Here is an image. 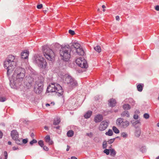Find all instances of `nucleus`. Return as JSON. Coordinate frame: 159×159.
<instances>
[{"label":"nucleus","instance_id":"f257e3e1","mask_svg":"<svg viewBox=\"0 0 159 159\" xmlns=\"http://www.w3.org/2000/svg\"><path fill=\"white\" fill-rule=\"evenodd\" d=\"M17 60L15 57L9 55L4 61V66L7 70V75L9 77L10 85L11 88L17 89L22 84L25 76V70L24 68H15Z\"/></svg>","mask_w":159,"mask_h":159},{"label":"nucleus","instance_id":"f03ea898","mask_svg":"<svg viewBox=\"0 0 159 159\" xmlns=\"http://www.w3.org/2000/svg\"><path fill=\"white\" fill-rule=\"evenodd\" d=\"M71 51V49L69 45L62 47L59 51L61 59L65 61H68L70 57Z\"/></svg>","mask_w":159,"mask_h":159},{"label":"nucleus","instance_id":"7ed1b4c3","mask_svg":"<svg viewBox=\"0 0 159 159\" xmlns=\"http://www.w3.org/2000/svg\"><path fill=\"white\" fill-rule=\"evenodd\" d=\"M47 91L49 92H56L60 94H62L63 91L61 87L57 83H52L49 84L47 88Z\"/></svg>","mask_w":159,"mask_h":159},{"label":"nucleus","instance_id":"20e7f679","mask_svg":"<svg viewBox=\"0 0 159 159\" xmlns=\"http://www.w3.org/2000/svg\"><path fill=\"white\" fill-rule=\"evenodd\" d=\"M42 49L46 58L49 61L52 60L55 56V53L53 50L46 46H43Z\"/></svg>","mask_w":159,"mask_h":159},{"label":"nucleus","instance_id":"39448f33","mask_svg":"<svg viewBox=\"0 0 159 159\" xmlns=\"http://www.w3.org/2000/svg\"><path fill=\"white\" fill-rule=\"evenodd\" d=\"M34 62L40 67H45L47 62L42 57L37 55L34 57Z\"/></svg>","mask_w":159,"mask_h":159},{"label":"nucleus","instance_id":"423d86ee","mask_svg":"<svg viewBox=\"0 0 159 159\" xmlns=\"http://www.w3.org/2000/svg\"><path fill=\"white\" fill-rule=\"evenodd\" d=\"M65 79V82L66 83L69 87L72 88L75 87L77 84V81L72 76L67 74L64 75Z\"/></svg>","mask_w":159,"mask_h":159},{"label":"nucleus","instance_id":"0eeeda50","mask_svg":"<svg viewBox=\"0 0 159 159\" xmlns=\"http://www.w3.org/2000/svg\"><path fill=\"white\" fill-rule=\"evenodd\" d=\"M116 125L120 128L122 129H125L129 125V122L125 120L122 118H118L116 122Z\"/></svg>","mask_w":159,"mask_h":159},{"label":"nucleus","instance_id":"6e6552de","mask_svg":"<svg viewBox=\"0 0 159 159\" xmlns=\"http://www.w3.org/2000/svg\"><path fill=\"white\" fill-rule=\"evenodd\" d=\"M43 81L38 80L36 81L34 85V91L37 93H40L43 90Z\"/></svg>","mask_w":159,"mask_h":159},{"label":"nucleus","instance_id":"1a4fd4ad","mask_svg":"<svg viewBox=\"0 0 159 159\" xmlns=\"http://www.w3.org/2000/svg\"><path fill=\"white\" fill-rule=\"evenodd\" d=\"M75 63L79 66L82 68H87L88 67L86 61L83 57L77 59L75 60Z\"/></svg>","mask_w":159,"mask_h":159},{"label":"nucleus","instance_id":"9d476101","mask_svg":"<svg viewBox=\"0 0 159 159\" xmlns=\"http://www.w3.org/2000/svg\"><path fill=\"white\" fill-rule=\"evenodd\" d=\"M109 124V121L107 120H103L101 122L99 126V129L100 131L105 130Z\"/></svg>","mask_w":159,"mask_h":159},{"label":"nucleus","instance_id":"9b49d317","mask_svg":"<svg viewBox=\"0 0 159 159\" xmlns=\"http://www.w3.org/2000/svg\"><path fill=\"white\" fill-rule=\"evenodd\" d=\"M11 135L12 139L14 140L19 138V134L16 130H12L11 132Z\"/></svg>","mask_w":159,"mask_h":159},{"label":"nucleus","instance_id":"f8f14e48","mask_svg":"<svg viewBox=\"0 0 159 159\" xmlns=\"http://www.w3.org/2000/svg\"><path fill=\"white\" fill-rule=\"evenodd\" d=\"M29 54V52L27 50H25L21 53L22 58L26 59L28 58Z\"/></svg>","mask_w":159,"mask_h":159},{"label":"nucleus","instance_id":"ddd939ff","mask_svg":"<svg viewBox=\"0 0 159 159\" xmlns=\"http://www.w3.org/2000/svg\"><path fill=\"white\" fill-rule=\"evenodd\" d=\"M125 102H127L130 103L132 106H134L135 104V102L131 98H127L124 100Z\"/></svg>","mask_w":159,"mask_h":159},{"label":"nucleus","instance_id":"4468645a","mask_svg":"<svg viewBox=\"0 0 159 159\" xmlns=\"http://www.w3.org/2000/svg\"><path fill=\"white\" fill-rule=\"evenodd\" d=\"M103 119V117L102 115L98 114L96 115L94 118V121L96 123L99 122Z\"/></svg>","mask_w":159,"mask_h":159},{"label":"nucleus","instance_id":"2eb2a0df","mask_svg":"<svg viewBox=\"0 0 159 159\" xmlns=\"http://www.w3.org/2000/svg\"><path fill=\"white\" fill-rule=\"evenodd\" d=\"M76 52L80 55H84V52L82 48L80 47L76 50Z\"/></svg>","mask_w":159,"mask_h":159},{"label":"nucleus","instance_id":"dca6fc26","mask_svg":"<svg viewBox=\"0 0 159 159\" xmlns=\"http://www.w3.org/2000/svg\"><path fill=\"white\" fill-rule=\"evenodd\" d=\"M141 134V129L139 128H136L134 132V135L137 137H139Z\"/></svg>","mask_w":159,"mask_h":159},{"label":"nucleus","instance_id":"f3484780","mask_svg":"<svg viewBox=\"0 0 159 159\" xmlns=\"http://www.w3.org/2000/svg\"><path fill=\"white\" fill-rule=\"evenodd\" d=\"M45 141L48 143L49 145H51L53 143L52 141L51 140L50 137L49 135H47L45 138Z\"/></svg>","mask_w":159,"mask_h":159},{"label":"nucleus","instance_id":"a211bd4d","mask_svg":"<svg viewBox=\"0 0 159 159\" xmlns=\"http://www.w3.org/2000/svg\"><path fill=\"white\" fill-rule=\"evenodd\" d=\"M121 115L122 117H129L130 116L129 113L128 111H123L121 113Z\"/></svg>","mask_w":159,"mask_h":159},{"label":"nucleus","instance_id":"6ab92c4d","mask_svg":"<svg viewBox=\"0 0 159 159\" xmlns=\"http://www.w3.org/2000/svg\"><path fill=\"white\" fill-rule=\"evenodd\" d=\"M109 106L111 107L114 106L116 103V100L113 99H110L109 101Z\"/></svg>","mask_w":159,"mask_h":159},{"label":"nucleus","instance_id":"aec40b11","mask_svg":"<svg viewBox=\"0 0 159 159\" xmlns=\"http://www.w3.org/2000/svg\"><path fill=\"white\" fill-rule=\"evenodd\" d=\"M92 114V112L91 111H89L84 114V117L86 119L89 118Z\"/></svg>","mask_w":159,"mask_h":159},{"label":"nucleus","instance_id":"412c9836","mask_svg":"<svg viewBox=\"0 0 159 159\" xmlns=\"http://www.w3.org/2000/svg\"><path fill=\"white\" fill-rule=\"evenodd\" d=\"M72 45L75 48L76 50L81 47L80 44L77 42H75L73 43Z\"/></svg>","mask_w":159,"mask_h":159},{"label":"nucleus","instance_id":"4be33fe9","mask_svg":"<svg viewBox=\"0 0 159 159\" xmlns=\"http://www.w3.org/2000/svg\"><path fill=\"white\" fill-rule=\"evenodd\" d=\"M61 121V120L58 117H56L54 119L53 124L54 125H57L59 124Z\"/></svg>","mask_w":159,"mask_h":159},{"label":"nucleus","instance_id":"5701e85b","mask_svg":"<svg viewBox=\"0 0 159 159\" xmlns=\"http://www.w3.org/2000/svg\"><path fill=\"white\" fill-rule=\"evenodd\" d=\"M123 107L124 110H128L130 109L131 107L128 104H125L123 106Z\"/></svg>","mask_w":159,"mask_h":159},{"label":"nucleus","instance_id":"b1692460","mask_svg":"<svg viewBox=\"0 0 159 159\" xmlns=\"http://www.w3.org/2000/svg\"><path fill=\"white\" fill-rule=\"evenodd\" d=\"M16 141V143L18 145H21L22 144V139H18L16 140H14Z\"/></svg>","mask_w":159,"mask_h":159},{"label":"nucleus","instance_id":"393cba45","mask_svg":"<svg viewBox=\"0 0 159 159\" xmlns=\"http://www.w3.org/2000/svg\"><path fill=\"white\" fill-rule=\"evenodd\" d=\"M74 134V132L72 130L69 131L67 133V136L69 137H72Z\"/></svg>","mask_w":159,"mask_h":159},{"label":"nucleus","instance_id":"a878e982","mask_svg":"<svg viewBox=\"0 0 159 159\" xmlns=\"http://www.w3.org/2000/svg\"><path fill=\"white\" fill-rule=\"evenodd\" d=\"M110 155L111 156L114 157L115 156L116 152L114 149H110Z\"/></svg>","mask_w":159,"mask_h":159},{"label":"nucleus","instance_id":"bb28decb","mask_svg":"<svg viewBox=\"0 0 159 159\" xmlns=\"http://www.w3.org/2000/svg\"><path fill=\"white\" fill-rule=\"evenodd\" d=\"M94 50L98 52L99 53L101 52V49L100 46H97L94 48Z\"/></svg>","mask_w":159,"mask_h":159},{"label":"nucleus","instance_id":"cd10ccee","mask_svg":"<svg viewBox=\"0 0 159 159\" xmlns=\"http://www.w3.org/2000/svg\"><path fill=\"white\" fill-rule=\"evenodd\" d=\"M113 132L112 130L109 129L107 132L105 133L106 135L109 136H111L112 135Z\"/></svg>","mask_w":159,"mask_h":159},{"label":"nucleus","instance_id":"c85d7f7f","mask_svg":"<svg viewBox=\"0 0 159 159\" xmlns=\"http://www.w3.org/2000/svg\"><path fill=\"white\" fill-rule=\"evenodd\" d=\"M112 129L113 131L115 133L118 134L119 133V130L116 126H113L112 127Z\"/></svg>","mask_w":159,"mask_h":159},{"label":"nucleus","instance_id":"c756f323","mask_svg":"<svg viewBox=\"0 0 159 159\" xmlns=\"http://www.w3.org/2000/svg\"><path fill=\"white\" fill-rule=\"evenodd\" d=\"M140 151L143 153L145 152L146 151V148L145 146H143L140 148Z\"/></svg>","mask_w":159,"mask_h":159},{"label":"nucleus","instance_id":"7c9ffc66","mask_svg":"<svg viewBox=\"0 0 159 159\" xmlns=\"http://www.w3.org/2000/svg\"><path fill=\"white\" fill-rule=\"evenodd\" d=\"M54 104L55 103L54 102H51L49 103H47L45 105L47 107H48L49 106L51 107L54 105Z\"/></svg>","mask_w":159,"mask_h":159},{"label":"nucleus","instance_id":"2f4dec72","mask_svg":"<svg viewBox=\"0 0 159 159\" xmlns=\"http://www.w3.org/2000/svg\"><path fill=\"white\" fill-rule=\"evenodd\" d=\"M121 136L124 138H126L128 137V134L125 132H122L121 133Z\"/></svg>","mask_w":159,"mask_h":159},{"label":"nucleus","instance_id":"473e14b6","mask_svg":"<svg viewBox=\"0 0 159 159\" xmlns=\"http://www.w3.org/2000/svg\"><path fill=\"white\" fill-rule=\"evenodd\" d=\"M137 88L139 92H141L143 90V87L141 84H139L137 86Z\"/></svg>","mask_w":159,"mask_h":159},{"label":"nucleus","instance_id":"72a5a7b5","mask_svg":"<svg viewBox=\"0 0 159 159\" xmlns=\"http://www.w3.org/2000/svg\"><path fill=\"white\" fill-rule=\"evenodd\" d=\"M102 147L103 148L106 149L107 148V142L104 141L102 144Z\"/></svg>","mask_w":159,"mask_h":159},{"label":"nucleus","instance_id":"f704fd0d","mask_svg":"<svg viewBox=\"0 0 159 159\" xmlns=\"http://www.w3.org/2000/svg\"><path fill=\"white\" fill-rule=\"evenodd\" d=\"M38 144L41 147H43L44 145L43 142L42 140H39L38 142Z\"/></svg>","mask_w":159,"mask_h":159},{"label":"nucleus","instance_id":"c9c22d12","mask_svg":"<svg viewBox=\"0 0 159 159\" xmlns=\"http://www.w3.org/2000/svg\"><path fill=\"white\" fill-rule=\"evenodd\" d=\"M110 151V149H106L103 151L104 152L106 153L107 155L109 154Z\"/></svg>","mask_w":159,"mask_h":159},{"label":"nucleus","instance_id":"e433bc0d","mask_svg":"<svg viewBox=\"0 0 159 159\" xmlns=\"http://www.w3.org/2000/svg\"><path fill=\"white\" fill-rule=\"evenodd\" d=\"M7 100V98L5 97H0V102H4Z\"/></svg>","mask_w":159,"mask_h":159},{"label":"nucleus","instance_id":"4c0bfd02","mask_svg":"<svg viewBox=\"0 0 159 159\" xmlns=\"http://www.w3.org/2000/svg\"><path fill=\"white\" fill-rule=\"evenodd\" d=\"M115 138L111 139H110L107 142H108V143L109 144H111L114 142V141L115 140Z\"/></svg>","mask_w":159,"mask_h":159},{"label":"nucleus","instance_id":"58836bf2","mask_svg":"<svg viewBox=\"0 0 159 159\" xmlns=\"http://www.w3.org/2000/svg\"><path fill=\"white\" fill-rule=\"evenodd\" d=\"M143 117L146 119H148L149 117V115L148 113H145L143 115Z\"/></svg>","mask_w":159,"mask_h":159},{"label":"nucleus","instance_id":"ea45409f","mask_svg":"<svg viewBox=\"0 0 159 159\" xmlns=\"http://www.w3.org/2000/svg\"><path fill=\"white\" fill-rule=\"evenodd\" d=\"M86 135L89 137L90 138H92L93 136V134L92 133L90 132L89 133H86Z\"/></svg>","mask_w":159,"mask_h":159},{"label":"nucleus","instance_id":"a19ab883","mask_svg":"<svg viewBox=\"0 0 159 159\" xmlns=\"http://www.w3.org/2000/svg\"><path fill=\"white\" fill-rule=\"evenodd\" d=\"M37 141L36 140L33 139L30 142V145H32L34 143H37Z\"/></svg>","mask_w":159,"mask_h":159},{"label":"nucleus","instance_id":"79ce46f5","mask_svg":"<svg viewBox=\"0 0 159 159\" xmlns=\"http://www.w3.org/2000/svg\"><path fill=\"white\" fill-rule=\"evenodd\" d=\"M4 154L5 157V159H7L8 157V154L7 152L6 151H4Z\"/></svg>","mask_w":159,"mask_h":159},{"label":"nucleus","instance_id":"37998d69","mask_svg":"<svg viewBox=\"0 0 159 159\" xmlns=\"http://www.w3.org/2000/svg\"><path fill=\"white\" fill-rule=\"evenodd\" d=\"M69 32L70 34L72 35H73L75 34V32L73 30H69Z\"/></svg>","mask_w":159,"mask_h":159},{"label":"nucleus","instance_id":"c03bdc74","mask_svg":"<svg viewBox=\"0 0 159 159\" xmlns=\"http://www.w3.org/2000/svg\"><path fill=\"white\" fill-rule=\"evenodd\" d=\"M28 142L27 139H22V143L25 144Z\"/></svg>","mask_w":159,"mask_h":159},{"label":"nucleus","instance_id":"a18cd8bd","mask_svg":"<svg viewBox=\"0 0 159 159\" xmlns=\"http://www.w3.org/2000/svg\"><path fill=\"white\" fill-rule=\"evenodd\" d=\"M134 118L135 119L137 120L139 118V116L137 114H135L134 116Z\"/></svg>","mask_w":159,"mask_h":159},{"label":"nucleus","instance_id":"49530a36","mask_svg":"<svg viewBox=\"0 0 159 159\" xmlns=\"http://www.w3.org/2000/svg\"><path fill=\"white\" fill-rule=\"evenodd\" d=\"M43 5L42 4L39 5L37 6V8L39 9H41Z\"/></svg>","mask_w":159,"mask_h":159},{"label":"nucleus","instance_id":"de8ad7c7","mask_svg":"<svg viewBox=\"0 0 159 159\" xmlns=\"http://www.w3.org/2000/svg\"><path fill=\"white\" fill-rule=\"evenodd\" d=\"M43 149L45 151H48L49 150L48 148L46 146L43 147Z\"/></svg>","mask_w":159,"mask_h":159},{"label":"nucleus","instance_id":"09e8293b","mask_svg":"<svg viewBox=\"0 0 159 159\" xmlns=\"http://www.w3.org/2000/svg\"><path fill=\"white\" fill-rule=\"evenodd\" d=\"M140 123V120H137L136 121H135L134 123V124H135V125H136L137 124H139V123Z\"/></svg>","mask_w":159,"mask_h":159},{"label":"nucleus","instance_id":"8fccbe9b","mask_svg":"<svg viewBox=\"0 0 159 159\" xmlns=\"http://www.w3.org/2000/svg\"><path fill=\"white\" fill-rule=\"evenodd\" d=\"M12 149L13 150H16L18 149V147H12Z\"/></svg>","mask_w":159,"mask_h":159},{"label":"nucleus","instance_id":"3c124183","mask_svg":"<svg viewBox=\"0 0 159 159\" xmlns=\"http://www.w3.org/2000/svg\"><path fill=\"white\" fill-rule=\"evenodd\" d=\"M155 9L157 11H159V6H157L155 7Z\"/></svg>","mask_w":159,"mask_h":159},{"label":"nucleus","instance_id":"603ef678","mask_svg":"<svg viewBox=\"0 0 159 159\" xmlns=\"http://www.w3.org/2000/svg\"><path fill=\"white\" fill-rule=\"evenodd\" d=\"M116 20H120V17L119 16H117L116 17Z\"/></svg>","mask_w":159,"mask_h":159},{"label":"nucleus","instance_id":"864d4df0","mask_svg":"<svg viewBox=\"0 0 159 159\" xmlns=\"http://www.w3.org/2000/svg\"><path fill=\"white\" fill-rule=\"evenodd\" d=\"M2 133L1 131H0V139L2 137Z\"/></svg>","mask_w":159,"mask_h":159},{"label":"nucleus","instance_id":"5fc2aeb1","mask_svg":"<svg viewBox=\"0 0 159 159\" xmlns=\"http://www.w3.org/2000/svg\"><path fill=\"white\" fill-rule=\"evenodd\" d=\"M70 148V147L68 145H67V148L66 149V151H68L69 150Z\"/></svg>","mask_w":159,"mask_h":159},{"label":"nucleus","instance_id":"6e6d98bb","mask_svg":"<svg viewBox=\"0 0 159 159\" xmlns=\"http://www.w3.org/2000/svg\"><path fill=\"white\" fill-rule=\"evenodd\" d=\"M68 159H77V158L75 157H72L70 158H69Z\"/></svg>","mask_w":159,"mask_h":159},{"label":"nucleus","instance_id":"4d7b16f0","mask_svg":"<svg viewBox=\"0 0 159 159\" xmlns=\"http://www.w3.org/2000/svg\"><path fill=\"white\" fill-rule=\"evenodd\" d=\"M139 113V111L138 110H136L135 111V113Z\"/></svg>","mask_w":159,"mask_h":159},{"label":"nucleus","instance_id":"13d9d810","mask_svg":"<svg viewBox=\"0 0 159 159\" xmlns=\"http://www.w3.org/2000/svg\"><path fill=\"white\" fill-rule=\"evenodd\" d=\"M44 129L46 130H48V127L46 126L44 127Z\"/></svg>","mask_w":159,"mask_h":159},{"label":"nucleus","instance_id":"bf43d9fd","mask_svg":"<svg viewBox=\"0 0 159 159\" xmlns=\"http://www.w3.org/2000/svg\"><path fill=\"white\" fill-rule=\"evenodd\" d=\"M8 144L9 145H11V142L10 141H8Z\"/></svg>","mask_w":159,"mask_h":159},{"label":"nucleus","instance_id":"052dcab7","mask_svg":"<svg viewBox=\"0 0 159 159\" xmlns=\"http://www.w3.org/2000/svg\"><path fill=\"white\" fill-rule=\"evenodd\" d=\"M55 128L57 129H59L60 128L59 126H58L55 127Z\"/></svg>","mask_w":159,"mask_h":159},{"label":"nucleus","instance_id":"680f3d73","mask_svg":"<svg viewBox=\"0 0 159 159\" xmlns=\"http://www.w3.org/2000/svg\"><path fill=\"white\" fill-rule=\"evenodd\" d=\"M102 7L103 8H106V7L105 5H103L102 6Z\"/></svg>","mask_w":159,"mask_h":159},{"label":"nucleus","instance_id":"e2e57ef3","mask_svg":"<svg viewBox=\"0 0 159 159\" xmlns=\"http://www.w3.org/2000/svg\"><path fill=\"white\" fill-rule=\"evenodd\" d=\"M156 159H159V156H158V157H157L156 158Z\"/></svg>","mask_w":159,"mask_h":159},{"label":"nucleus","instance_id":"0e129e2a","mask_svg":"<svg viewBox=\"0 0 159 159\" xmlns=\"http://www.w3.org/2000/svg\"><path fill=\"white\" fill-rule=\"evenodd\" d=\"M103 11H105V9H103Z\"/></svg>","mask_w":159,"mask_h":159},{"label":"nucleus","instance_id":"69168bd1","mask_svg":"<svg viewBox=\"0 0 159 159\" xmlns=\"http://www.w3.org/2000/svg\"><path fill=\"white\" fill-rule=\"evenodd\" d=\"M157 126L159 127V123L157 124Z\"/></svg>","mask_w":159,"mask_h":159},{"label":"nucleus","instance_id":"338daca9","mask_svg":"<svg viewBox=\"0 0 159 159\" xmlns=\"http://www.w3.org/2000/svg\"><path fill=\"white\" fill-rule=\"evenodd\" d=\"M29 85H30V83H29Z\"/></svg>","mask_w":159,"mask_h":159}]
</instances>
